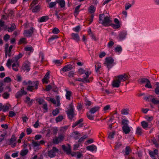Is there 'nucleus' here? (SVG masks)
Instances as JSON below:
<instances>
[{
    "mask_svg": "<svg viewBox=\"0 0 159 159\" xmlns=\"http://www.w3.org/2000/svg\"><path fill=\"white\" fill-rule=\"evenodd\" d=\"M57 3H58L61 8L64 7L65 6V2L64 0H58Z\"/></svg>",
    "mask_w": 159,
    "mask_h": 159,
    "instance_id": "27",
    "label": "nucleus"
},
{
    "mask_svg": "<svg viewBox=\"0 0 159 159\" xmlns=\"http://www.w3.org/2000/svg\"><path fill=\"white\" fill-rule=\"evenodd\" d=\"M87 149L91 152L96 151L97 150V147L96 146L92 144L88 146L87 147Z\"/></svg>",
    "mask_w": 159,
    "mask_h": 159,
    "instance_id": "20",
    "label": "nucleus"
},
{
    "mask_svg": "<svg viewBox=\"0 0 159 159\" xmlns=\"http://www.w3.org/2000/svg\"><path fill=\"white\" fill-rule=\"evenodd\" d=\"M22 57L23 54L21 53H19L17 55L12 57L11 59H9L6 63L7 66L9 68H10L11 66V63H12L11 65L12 69L15 71H18V68L20 66L18 60Z\"/></svg>",
    "mask_w": 159,
    "mask_h": 159,
    "instance_id": "1",
    "label": "nucleus"
},
{
    "mask_svg": "<svg viewBox=\"0 0 159 159\" xmlns=\"http://www.w3.org/2000/svg\"><path fill=\"white\" fill-rule=\"evenodd\" d=\"M71 95V92L70 91H66V99L68 100H70V96Z\"/></svg>",
    "mask_w": 159,
    "mask_h": 159,
    "instance_id": "35",
    "label": "nucleus"
},
{
    "mask_svg": "<svg viewBox=\"0 0 159 159\" xmlns=\"http://www.w3.org/2000/svg\"><path fill=\"white\" fill-rule=\"evenodd\" d=\"M68 147H66L64 145H62V148L64 151L66 152V153L68 154H70L71 151V146L70 144H67Z\"/></svg>",
    "mask_w": 159,
    "mask_h": 159,
    "instance_id": "16",
    "label": "nucleus"
},
{
    "mask_svg": "<svg viewBox=\"0 0 159 159\" xmlns=\"http://www.w3.org/2000/svg\"><path fill=\"white\" fill-rule=\"evenodd\" d=\"M114 60L111 57H107L105 59V64L108 69L111 68L114 65Z\"/></svg>",
    "mask_w": 159,
    "mask_h": 159,
    "instance_id": "6",
    "label": "nucleus"
},
{
    "mask_svg": "<svg viewBox=\"0 0 159 159\" xmlns=\"http://www.w3.org/2000/svg\"><path fill=\"white\" fill-rule=\"evenodd\" d=\"M64 136L61 134L58 135V137H56L53 139L52 142L55 144H57L63 141L64 139Z\"/></svg>",
    "mask_w": 159,
    "mask_h": 159,
    "instance_id": "11",
    "label": "nucleus"
},
{
    "mask_svg": "<svg viewBox=\"0 0 159 159\" xmlns=\"http://www.w3.org/2000/svg\"><path fill=\"white\" fill-rule=\"evenodd\" d=\"M9 108V106L7 105L3 106L2 110L3 112L7 111Z\"/></svg>",
    "mask_w": 159,
    "mask_h": 159,
    "instance_id": "62",
    "label": "nucleus"
},
{
    "mask_svg": "<svg viewBox=\"0 0 159 159\" xmlns=\"http://www.w3.org/2000/svg\"><path fill=\"white\" fill-rule=\"evenodd\" d=\"M80 27L79 25L73 28V30L75 32H79L80 30Z\"/></svg>",
    "mask_w": 159,
    "mask_h": 159,
    "instance_id": "59",
    "label": "nucleus"
},
{
    "mask_svg": "<svg viewBox=\"0 0 159 159\" xmlns=\"http://www.w3.org/2000/svg\"><path fill=\"white\" fill-rule=\"evenodd\" d=\"M81 5H79L77 6L75 9V11H74V15L75 16H77L79 12V9Z\"/></svg>",
    "mask_w": 159,
    "mask_h": 159,
    "instance_id": "34",
    "label": "nucleus"
},
{
    "mask_svg": "<svg viewBox=\"0 0 159 159\" xmlns=\"http://www.w3.org/2000/svg\"><path fill=\"white\" fill-rule=\"evenodd\" d=\"M68 128V125H66L65 126H64L63 127H62L61 128H60V131H62V132H64L66 131V130H67V129Z\"/></svg>",
    "mask_w": 159,
    "mask_h": 159,
    "instance_id": "61",
    "label": "nucleus"
},
{
    "mask_svg": "<svg viewBox=\"0 0 159 159\" xmlns=\"http://www.w3.org/2000/svg\"><path fill=\"white\" fill-rule=\"evenodd\" d=\"M30 63L28 61H26L24 62L21 67L22 70L26 72H29L30 69Z\"/></svg>",
    "mask_w": 159,
    "mask_h": 159,
    "instance_id": "7",
    "label": "nucleus"
},
{
    "mask_svg": "<svg viewBox=\"0 0 159 159\" xmlns=\"http://www.w3.org/2000/svg\"><path fill=\"white\" fill-rule=\"evenodd\" d=\"M65 118V116L59 115L56 117L55 120L57 123H58L62 121Z\"/></svg>",
    "mask_w": 159,
    "mask_h": 159,
    "instance_id": "25",
    "label": "nucleus"
},
{
    "mask_svg": "<svg viewBox=\"0 0 159 159\" xmlns=\"http://www.w3.org/2000/svg\"><path fill=\"white\" fill-rule=\"evenodd\" d=\"M131 150L130 147L129 146H127L125 148V155H128Z\"/></svg>",
    "mask_w": 159,
    "mask_h": 159,
    "instance_id": "50",
    "label": "nucleus"
},
{
    "mask_svg": "<svg viewBox=\"0 0 159 159\" xmlns=\"http://www.w3.org/2000/svg\"><path fill=\"white\" fill-rule=\"evenodd\" d=\"M40 7L37 6L34 7L32 9V12H37L39 11Z\"/></svg>",
    "mask_w": 159,
    "mask_h": 159,
    "instance_id": "38",
    "label": "nucleus"
},
{
    "mask_svg": "<svg viewBox=\"0 0 159 159\" xmlns=\"http://www.w3.org/2000/svg\"><path fill=\"white\" fill-rule=\"evenodd\" d=\"M66 112L70 120H72L76 115L75 112L74 106L72 103L69 105V108Z\"/></svg>",
    "mask_w": 159,
    "mask_h": 159,
    "instance_id": "3",
    "label": "nucleus"
},
{
    "mask_svg": "<svg viewBox=\"0 0 159 159\" xmlns=\"http://www.w3.org/2000/svg\"><path fill=\"white\" fill-rule=\"evenodd\" d=\"M49 17L48 16H43L40 18H39L38 19V21L40 23L45 22L47 21Z\"/></svg>",
    "mask_w": 159,
    "mask_h": 159,
    "instance_id": "22",
    "label": "nucleus"
},
{
    "mask_svg": "<svg viewBox=\"0 0 159 159\" xmlns=\"http://www.w3.org/2000/svg\"><path fill=\"white\" fill-rule=\"evenodd\" d=\"M87 136L86 135H84L83 137L80 138L78 140V142L80 143H81L85 139Z\"/></svg>",
    "mask_w": 159,
    "mask_h": 159,
    "instance_id": "55",
    "label": "nucleus"
},
{
    "mask_svg": "<svg viewBox=\"0 0 159 159\" xmlns=\"http://www.w3.org/2000/svg\"><path fill=\"white\" fill-rule=\"evenodd\" d=\"M16 138L15 136L12 135L9 141V144L11 145V147L14 148L16 145Z\"/></svg>",
    "mask_w": 159,
    "mask_h": 159,
    "instance_id": "15",
    "label": "nucleus"
},
{
    "mask_svg": "<svg viewBox=\"0 0 159 159\" xmlns=\"http://www.w3.org/2000/svg\"><path fill=\"white\" fill-rule=\"evenodd\" d=\"M28 85L27 86V89L30 92H32L34 89H38L39 82L37 81H32L29 80Z\"/></svg>",
    "mask_w": 159,
    "mask_h": 159,
    "instance_id": "4",
    "label": "nucleus"
},
{
    "mask_svg": "<svg viewBox=\"0 0 159 159\" xmlns=\"http://www.w3.org/2000/svg\"><path fill=\"white\" fill-rule=\"evenodd\" d=\"M56 100L57 102V106H59L60 105V97L58 95H57L56 96Z\"/></svg>",
    "mask_w": 159,
    "mask_h": 159,
    "instance_id": "51",
    "label": "nucleus"
},
{
    "mask_svg": "<svg viewBox=\"0 0 159 159\" xmlns=\"http://www.w3.org/2000/svg\"><path fill=\"white\" fill-rule=\"evenodd\" d=\"M95 70L97 72H98L100 71L99 69L101 67V63L98 62H97L95 65Z\"/></svg>",
    "mask_w": 159,
    "mask_h": 159,
    "instance_id": "28",
    "label": "nucleus"
},
{
    "mask_svg": "<svg viewBox=\"0 0 159 159\" xmlns=\"http://www.w3.org/2000/svg\"><path fill=\"white\" fill-rule=\"evenodd\" d=\"M16 28V26L15 24H12L11 26L10 27L7 28V30L9 32H11L14 30Z\"/></svg>",
    "mask_w": 159,
    "mask_h": 159,
    "instance_id": "31",
    "label": "nucleus"
},
{
    "mask_svg": "<svg viewBox=\"0 0 159 159\" xmlns=\"http://www.w3.org/2000/svg\"><path fill=\"white\" fill-rule=\"evenodd\" d=\"M122 129L125 133V134H127L130 131V129L129 127L128 126H123L122 127Z\"/></svg>",
    "mask_w": 159,
    "mask_h": 159,
    "instance_id": "21",
    "label": "nucleus"
},
{
    "mask_svg": "<svg viewBox=\"0 0 159 159\" xmlns=\"http://www.w3.org/2000/svg\"><path fill=\"white\" fill-rule=\"evenodd\" d=\"M89 11L90 13H94L95 11V8L94 6L91 5L89 8Z\"/></svg>",
    "mask_w": 159,
    "mask_h": 159,
    "instance_id": "36",
    "label": "nucleus"
},
{
    "mask_svg": "<svg viewBox=\"0 0 159 159\" xmlns=\"http://www.w3.org/2000/svg\"><path fill=\"white\" fill-rule=\"evenodd\" d=\"M145 118L147 121L151 122L153 119V117L152 116H146L145 117Z\"/></svg>",
    "mask_w": 159,
    "mask_h": 159,
    "instance_id": "57",
    "label": "nucleus"
},
{
    "mask_svg": "<svg viewBox=\"0 0 159 159\" xmlns=\"http://www.w3.org/2000/svg\"><path fill=\"white\" fill-rule=\"evenodd\" d=\"M100 23L105 26H110L111 20L108 16H105L103 14H100L99 16Z\"/></svg>",
    "mask_w": 159,
    "mask_h": 159,
    "instance_id": "2",
    "label": "nucleus"
},
{
    "mask_svg": "<svg viewBox=\"0 0 159 159\" xmlns=\"http://www.w3.org/2000/svg\"><path fill=\"white\" fill-rule=\"evenodd\" d=\"M59 113V110L57 108H56L55 110H54L52 111V114L54 116H57Z\"/></svg>",
    "mask_w": 159,
    "mask_h": 159,
    "instance_id": "37",
    "label": "nucleus"
},
{
    "mask_svg": "<svg viewBox=\"0 0 159 159\" xmlns=\"http://www.w3.org/2000/svg\"><path fill=\"white\" fill-rule=\"evenodd\" d=\"M114 44V43L112 41H110L108 42L107 44V47L109 48H111Z\"/></svg>",
    "mask_w": 159,
    "mask_h": 159,
    "instance_id": "64",
    "label": "nucleus"
},
{
    "mask_svg": "<svg viewBox=\"0 0 159 159\" xmlns=\"http://www.w3.org/2000/svg\"><path fill=\"white\" fill-rule=\"evenodd\" d=\"M100 107L98 106H95L91 108L90 110V112L91 114H94L96 112L99 111Z\"/></svg>",
    "mask_w": 159,
    "mask_h": 159,
    "instance_id": "26",
    "label": "nucleus"
},
{
    "mask_svg": "<svg viewBox=\"0 0 159 159\" xmlns=\"http://www.w3.org/2000/svg\"><path fill=\"white\" fill-rule=\"evenodd\" d=\"M151 102L155 104H157L159 103V100L156 99L155 98H152L151 100Z\"/></svg>",
    "mask_w": 159,
    "mask_h": 159,
    "instance_id": "54",
    "label": "nucleus"
},
{
    "mask_svg": "<svg viewBox=\"0 0 159 159\" xmlns=\"http://www.w3.org/2000/svg\"><path fill=\"white\" fill-rule=\"evenodd\" d=\"M71 39L75 41L78 42L80 40V38L78 34L72 33L71 34Z\"/></svg>",
    "mask_w": 159,
    "mask_h": 159,
    "instance_id": "18",
    "label": "nucleus"
},
{
    "mask_svg": "<svg viewBox=\"0 0 159 159\" xmlns=\"http://www.w3.org/2000/svg\"><path fill=\"white\" fill-rule=\"evenodd\" d=\"M145 87L148 89H151L152 88V86L151 84L150 81L149 80L145 85Z\"/></svg>",
    "mask_w": 159,
    "mask_h": 159,
    "instance_id": "52",
    "label": "nucleus"
},
{
    "mask_svg": "<svg viewBox=\"0 0 159 159\" xmlns=\"http://www.w3.org/2000/svg\"><path fill=\"white\" fill-rule=\"evenodd\" d=\"M129 78L130 75H129L124 74L118 75L117 78L121 83V82H124L128 80Z\"/></svg>",
    "mask_w": 159,
    "mask_h": 159,
    "instance_id": "8",
    "label": "nucleus"
},
{
    "mask_svg": "<svg viewBox=\"0 0 159 159\" xmlns=\"http://www.w3.org/2000/svg\"><path fill=\"white\" fill-rule=\"evenodd\" d=\"M58 151V149L55 147H53L52 149L48 151V156L51 157H54L56 155V153Z\"/></svg>",
    "mask_w": 159,
    "mask_h": 159,
    "instance_id": "10",
    "label": "nucleus"
},
{
    "mask_svg": "<svg viewBox=\"0 0 159 159\" xmlns=\"http://www.w3.org/2000/svg\"><path fill=\"white\" fill-rule=\"evenodd\" d=\"M141 125L145 129H146L148 127V124L147 122L145 121H143L141 122Z\"/></svg>",
    "mask_w": 159,
    "mask_h": 159,
    "instance_id": "33",
    "label": "nucleus"
},
{
    "mask_svg": "<svg viewBox=\"0 0 159 159\" xmlns=\"http://www.w3.org/2000/svg\"><path fill=\"white\" fill-rule=\"evenodd\" d=\"M78 73L80 75L84 74L83 76L88 79L89 75L91 74V72L89 69L85 68L84 69L81 68L78 70Z\"/></svg>",
    "mask_w": 159,
    "mask_h": 159,
    "instance_id": "5",
    "label": "nucleus"
},
{
    "mask_svg": "<svg viewBox=\"0 0 159 159\" xmlns=\"http://www.w3.org/2000/svg\"><path fill=\"white\" fill-rule=\"evenodd\" d=\"M72 136L75 139H78L80 136V134L78 131H75L72 134Z\"/></svg>",
    "mask_w": 159,
    "mask_h": 159,
    "instance_id": "23",
    "label": "nucleus"
},
{
    "mask_svg": "<svg viewBox=\"0 0 159 159\" xmlns=\"http://www.w3.org/2000/svg\"><path fill=\"white\" fill-rule=\"evenodd\" d=\"M121 114L124 115H127L128 114V110L125 109H123L121 110Z\"/></svg>",
    "mask_w": 159,
    "mask_h": 159,
    "instance_id": "58",
    "label": "nucleus"
},
{
    "mask_svg": "<svg viewBox=\"0 0 159 159\" xmlns=\"http://www.w3.org/2000/svg\"><path fill=\"white\" fill-rule=\"evenodd\" d=\"M57 4V2H51L49 4V7L50 8L53 7L54 6H55Z\"/></svg>",
    "mask_w": 159,
    "mask_h": 159,
    "instance_id": "47",
    "label": "nucleus"
},
{
    "mask_svg": "<svg viewBox=\"0 0 159 159\" xmlns=\"http://www.w3.org/2000/svg\"><path fill=\"white\" fill-rule=\"evenodd\" d=\"M27 92L24 90V88L20 89L15 94V97L16 98H19L22 96L23 95H26Z\"/></svg>",
    "mask_w": 159,
    "mask_h": 159,
    "instance_id": "13",
    "label": "nucleus"
},
{
    "mask_svg": "<svg viewBox=\"0 0 159 159\" xmlns=\"http://www.w3.org/2000/svg\"><path fill=\"white\" fill-rule=\"evenodd\" d=\"M28 152L27 149L22 150L21 151L20 155L22 156H24L26 155Z\"/></svg>",
    "mask_w": 159,
    "mask_h": 159,
    "instance_id": "46",
    "label": "nucleus"
},
{
    "mask_svg": "<svg viewBox=\"0 0 159 159\" xmlns=\"http://www.w3.org/2000/svg\"><path fill=\"white\" fill-rule=\"evenodd\" d=\"M11 81V79L9 77H6L4 79V81L5 83H10Z\"/></svg>",
    "mask_w": 159,
    "mask_h": 159,
    "instance_id": "49",
    "label": "nucleus"
},
{
    "mask_svg": "<svg viewBox=\"0 0 159 159\" xmlns=\"http://www.w3.org/2000/svg\"><path fill=\"white\" fill-rule=\"evenodd\" d=\"M110 26L113 27L114 29H117L119 28L120 27V24H114L111 23Z\"/></svg>",
    "mask_w": 159,
    "mask_h": 159,
    "instance_id": "42",
    "label": "nucleus"
},
{
    "mask_svg": "<svg viewBox=\"0 0 159 159\" xmlns=\"http://www.w3.org/2000/svg\"><path fill=\"white\" fill-rule=\"evenodd\" d=\"M25 50L26 51H30L33 52L34 51V49L32 47H26L25 48Z\"/></svg>",
    "mask_w": 159,
    "mask_h": 159,
    "instance_id": "45",
    "label": "nucleus"
},
{
    "mask_svg": "<svg viewBox=\"0 0 159 159\" xmlns=\"http://www.w3.org/2000/svg\"><path fill=\"white\" fill-rule=\"evenodd\" d=\"M9 94L6 92L4 93L2 95V96L3 97V98L6 99H7L9 97Z\"/></svg>",
    "mask_w": 159,
    "mask_h": 159,
    "instance_id": "56",
    "label": "nucleus"
},
{
    "mask_svg": "<svg viewBox=\"0 0 159 159\" xmlns=\"http://www.w3.org/2000/svg\"><path fill=\"white\" fill-rule=\"evenodd\" d=\"M156 88L155 89V93L157 94H159V83H156Z\"/></svg>",
    "mask_w": 159,
    "mask_h": 159,
    "instance_id": "43",
    "label": "nucleus"
},
{
    "mask_svg": "<svg viewBox=\"0 0 159 159\" xmlns=\"http://www.w3.org/2000/svg\"><path fill=\"white\" fill-rule=\"evenodd\" d=\"M120 82L118 79L117 78L116 79L113 81L112 84L113 87L118 88L120 86Z\"/></svg>",
    "mask_w": 159,
    "mask_h": 159,
    "instance_id": "17",
    "label": "nucleus"
},
{
    "mask_svg": "<svg viewBox=\"0 0 159 159\" xmlns=\"http://www.w3.org/2000/svg\"><path fill=\"white\" fill-rule=\"evenodd\" d=\"M26 100H25V102L29 103H30L31 104H32L33 103V100H30V98L27 97H26Z\"/></svg>",
    "mask_w": 159,
    "mask_h": 159,
    "instance_id": "53",
    "label": "nucleus"
},
{
    "mask_svg": "<svg viewBox=\"0 0 159 159\" xmlns=\"http://www.w3.org/2000/svg\"><path fill=\"white\" fill-rule=\"evenodd\" d=\"M49 72H47L43 78L42 79V81L43 83L48 84V80L49 78Z\"/></svg>",
    "mask_w": 159,
    "mask_h": 159,
    "instance_id": "19",
    "label": "nucleus"
},
{
    "mask_svg": "<svg viewBox=\"0 0 159 159\" xmlns=\"http://www.w3.org/2000/svg\"><path fill=\"white\" fill-rule=\"evenodd\" d=\"M27 43V42L26 41V39L25 38H22L20 39L18 43V44L19 45H20L23 43L26 44Z\"/></svg>",
    "mask_w": 159,
    "mask_h": 159,
    "instance_id": "32",
    "label": "nucleus"
},
{
    "mask_svg": "<svg viewBox=\"0 0 159 159\" xmlns=\"http://www.w3.org/2000/svg\"><path fill=\"white\" fill-rule=\"evenodd\" d=\"M122 50V48L120 45H119L117 47H115L114 49L115 52L118 54H120Z\"/></svg>",
    "mask_w": 159,
    "mask_h": 159,
    "instance_id": "29",
    "label": "nucleus"
},
{
    "mask_svg": "<svg viewBox=\"0 0 159 159\" xmlns=\"http://www.w3.org/2000/svg\"><path fill=\"white\" fill-rule=\"evenodd\" d=\"M115 135V131H112L109 133L108 136V138L110 139H112L114 137V136Z\"/></svg>",
    "mask_w": 159,
    "mask_h": 159,
    "instance_id": "39",
    "label": "nucleus"
},
{
    "mask_svg": "<svg viewBox=\"0 0 159 159\" xmlns=\"http://www.w3.org/2000/svg\"><path fill=\"white\" fill-rule=\"evenodd\" d=\"M34 29L33 27H31L29 29L24 30L23 33V35L25 37H31L33 34Z\"/></svg>",
    "mask_w": 159,
    "mask_h": 159,
    "instance_id": "9",
    "label": "nucleus"
},
{
    "mask_svg": "<svg viewBox=\"0 0 159 159\" xmlns=\"http://www.w3.org/2000/svg\"><path fill=\"white\" fill-rule=\"evenodd\" d=\"M127 34V33L126 31H123L119 33L117 38L119 40L122 41L126 38Z\"/></svg>",
    "mask_w": 159,
    "mask_h": 159,
    "instance_id": "14",
    "label": "nucleus"
},
{
    "mask_svg": "<svg viewBox=\"0 0 159 159\" xmlns=\"http://www.w3.org/2000/svg\"><path fill=\"white\" fill-rule=\"evenodd\" d=\"M149 80L147 79H142L140 80V82L142 84H146Z\"/></svg>",
    "mask_w": 159,
    "mask_h": 159,
    "instance_id": "63",
    "label": "nucleus"
},
{
    "mask_svg": "<svg viewBox=\"0 0 159 159\" xmlns=\"http://www.w3.org/2000/svg\"><path fill=\"white\" fill-rule=\"evenodd\" d=\"M73 68L72 65L71 64H68L64 66L63 68L60 70V71L61 73H64L65 72L70 71Z\"/></svg>",
    "mask_w": 159,
    "mask_h": 159,
    "instance_id": "12",
    "label": "nucleus"
},
{
    "mask_svg": "<svg viewBox=\"0 0 159 159\" xmlns=\"http://www.w3.org/2000/svg\"><path fill=\"white\" fill-rule=\"evenodd\" d=\"M52 32L54 34H57L60 32V30L57 28L55 27L53 29Z\"/></svg>",
    "mask_w": 159,
    "mask_h": 159,
    "instance_id": "60",
    "label": "nucleus"
},
{
    "mask_svg": "<svg viewBox=\"0 0 159 159\" xmlns=\"http://www.w3.org/2000/svg\"><path fill=\"white\" fill-rule=\"evenodd\" d=\"M6 134L3 133L2 131H0V142L4 139Z\"/></svg>",
    "mask_w": 159,
    "mask_h": 159,
    "instance_id": "44",
    "label": "nucleus"
},
{
    "mask_svg": "<svg viewBox=\"0 0 159 159\" xmlns=\"http://www.w3.org/2000/svg\"><path fill=\"white\" fill-rule=\"evenodd\" d=\"M136 133L139 135H141L142 134V128L139 127H138L136 129Z\"/></svg>",
    "mask_w": 159,
    "mask_h": 159,
    "instance_id": "40",
    "label": "nucleus"
},
{
    "mask_svg": "<svg viewBox=\"0 0 159 159\" xmlns=\"http://www.w3.org/2000/svg\"><path fill=\"white\" fill-rule=\"evenodd\" d=\"M75 81H81L84 83H88L89 82V80L88 78L85 77L84 76H83V78L82 79L79 78L75 79Z\"/></svg>",
    "mask_w": 159,
    "mask_h": 159,
    "instance_id": "24",
    "label": "nucleus"
},
{
    "mask_svg": "<svg viewBox=\"0 0 159 159\" xmlns=\"http://www.w3.org/2000/svg\"><path fill=\"white\" fill-rule=\"evenodd\" d=\"M129 121L126 119H123L122 121V124L123 125V126H127L128 125V123Z\"/></svg>",
    "mask_w": 159,
    "mask_h": 159,
    "instance_id": "41",
    "label": "nucleus"
},
{
    "mask_svg": "<svg viewBox=\"0 0 159 159\" xmlns=\"http://www.w3.org/2000/svg\"><path fill=\"white\" fill-rule=\"evenodd\" d=\"M58 38V37L56 35L52 36L51 38L48 39V42L50 43H52L53 40Z\"/></svg>",
    "mask_w": 159,
    "mask_h": 159,
    "instance_id": "30",
    "label": "nucleus"
},
{
    "mask_svg": "<svg viewBox=\"0 0 159 159\" xmlns=\"http://www.w3.org/2000/svg\"><path fill=\"white\" fill-rule=\"evenodd\" d=\"M53 61L55 64L58 65L61 64L63 61L61 60H54Z\"/></svg>",
    "mask_w": 159,
    "mask_h": 159,
    "instance_id": "48",
    "label": "nucleus"
}]
</instances>
